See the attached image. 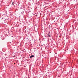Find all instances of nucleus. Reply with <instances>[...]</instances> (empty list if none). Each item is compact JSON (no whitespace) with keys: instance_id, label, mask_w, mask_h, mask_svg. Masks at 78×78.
Here are the masks:
<instances>
[{"instance_id":"nucleus-1","label":"nucleus","mask_w":78,"mask_h":78,"mask_svg":"<svg viewBox=\"0 0 78 78\" xmlns=\"http://www.w3.org/2000/svg\"><path fill=\"white\" fill-rule=\"evenodd\" d=\"M32 57H34V55H31V56H30V58H32Z\"/></svg>"},{"instance_id":"nucleus-2","label":"nucleus","mask_w":78,"mask_h":78,"mask_svg":"<svg viewBox=\"0 0 78 78\" xmlns=\"http://www.w3.org/2000/svg\"><path fill=\"white\" fill-rule=\"evenodd\" d=\"M12 5H14V2H12Z\"/></svg>"},{"instance_id":"nucleus-3","label":"nucleus","mask_w":78,"mask_h":78,"mask_svg":"<svg viewBox=\"0 0 78 78\" xmlns=\"http://www.w3.org/2000/svg\"><path fill=\"white\" fill-rule=\"evenodd\" d=\"M48 36L49 37H51V36H50V34H48Z\"/></svg>"}]
</instances>
